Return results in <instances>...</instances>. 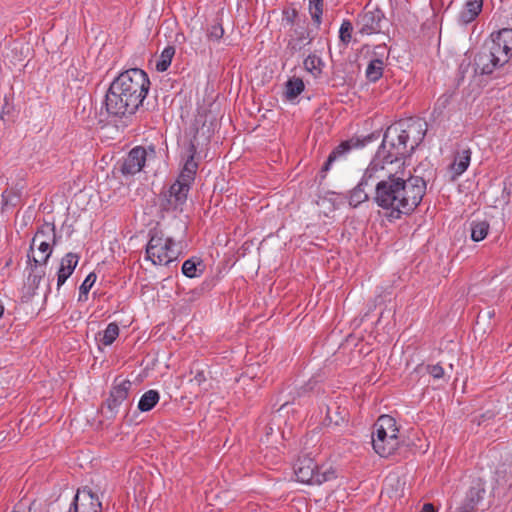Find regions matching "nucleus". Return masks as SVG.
Returning a JSON list of instances; mask_svg holds the SVG:
<instances>
[{"mask_svg": "<svg viewBox=\"0 0 512 512\" xmlns=\"http://www.w3.org/2000/svg\"><path fill=\"white\" fill-rule=\"evenodd\" d=\"M68 512H72V509H69V511H68Z\"/></svg>", "mask_w": 512, "mask_h": 512, "instance_id": "nucleus-39", "label": "nucleus"}, {"mask_svg": "<svg viewBox=\"0 0 512 512\" xmlns=\"http://www.w3.org/2000/svg\"><path fill=\"white\" fill-rule=\"evenodd\" d=\"M374 182L376 183L375 177L368 176L367 167L359 184L350 192L349 204L353 207H357L361 203L367 201L369 195L366 191V187H368L370 183Z\"/></svg>", "mask_w": 512, "mask_h": 512, "instance_id": "nucleus-13", "label": "nucleus"}, {"mask_svg": "<svg viewBox=\"0 0 512 512\" xmlns=\"http://www.w3.org/2000/svg\"><path fill=\"white\" fill-rule=\"evenodd\" d=\"M483 0H467L460 11L458 21L467 25L473 22L482 11Z\"/></svg>", "mask_w": 512, "mask_h": 512, "instance_id": "nucleus-18", "label": "nucleus"}, {"mask_svg": "<svg viewBox=\"0 0 512 512\" xmlns=\"http://www.w3.org/2000/svg\"><path fill=\"white\" fill-rule=\"evenodd\" d=\"M159 400L160 395L158 391L153 389L148 390L141 396L138 402V409L141 412H148L152 408H154V406L159 402Z\"/></svg>", "mask_w": 512, "mask_h": 512, "instance_id": "nucleus-21", "label": "nucleus"}, {"mask_svg": "<svg viewBox=\"0 0 512 512\" xmlns=\"http://www.w3.org/2000/svg\"><path fill=\"white\" fill-rule=\"evenodd\" d=\"M427 371L434 379H441L444 376V369L440 365H429Z\"/></svg>", "mask_w": 512, "mask_h": 512, "instance_id": "nucleus-33", "label": "nucleus"}, {"mask_svg": "<svg viewBox=\"0 0 512 512\" xmlns=\"http://www.w3.org/2000/svg\"><path fill=\"white\" fill-rule=\"evenodd\" d=\"M223 34L224 30L222 26L215 24L209 28L207 36L210 40L218 41L223 37Z\"/></svg>", "mask_w": 512, "mask_h": 512, "instance_id": "nucleus-32", "label": "nucleus"}, {"mask_svg": "<svg viewBox=\"0 0 512 512\" xmlns=\"http://www.w3.org/2000/svg\"><path fill=\"white\" fill-rule=\"evenodd\" d=\"M489 231V224L485 221L473 222L471 224V238L475 242L485 239Z\"/></svg>", "mask_w": 512, "mask_h": 512, "instance_id": "nucleus-27", "label": "nucleus"}, {"mask_svg": "<svg viewBox=\"0 0 512 512\" xmlns=\"http://www.w3.org/2000/svg\"><path fill=\"white\" fill-rule=\"evenodd\" d=\"M458 512H471V510H464L463 508H459Z\"/></svg>", "mask_w": 512, "mask_h": 512, "instance_id": "nucleus-36", "label": "nucleus"}, {"mask_svg": "<svg viewBox=\"0 0 512 512\" xmlns=\"http://www.w3.org/2000/svg\"><path fill=\"white\" fill-rule=\"evenodd\" d=\"M190 185L177 179L165 195L166 204H164V208L166 210L182 211L183 205L187 201Z\"/></svg>", "mask_w": 512, "mask_h": 512, "instance_id": "nucleus-8", "label": "nucleus"}, {"mask_svg": "<svg viewBox=\"0 0 512 512\" xmlns=\"http://www.w3.org/2000/svg\"><path fill=\"white\" fill-rule=\"evenodd\" d=\"M304 88L303 80L298 77H293L285 84V97L288 100H294L303 92Z\"/></svg>", "mask_w": 512, "mask_h": 512, "instance_id": "nucleus-23", "label": "nucleus"}, {"mask_svg": "<svg viewBox=\"0 0 512 512\" xmlns=\"http://www.w3.org/2000/svg\"><path fill=\"white\" fill-rule=\"evenodd\" d=\"M353 26L349 20H344L339 29V38L344 44H348L352 39Z\"/></svg>", "mask_w": 512, "mask_h": 512, "instance_id": "nucleus-31", "label": "nucleus"}, {"mask_svg": "<svg viewBox=\"0 0 512 512\" xmlns=\"http://www.w3.org/2000/svg\"><path fill=\"white\" fill-rule=\"evenodd\" d=\"M391 480H392V478H391V477H388V478H386L385 482H386V483H388V482H389V481H391Z\"/></svg>", "mask_w": 512, "mask_h": 512, "instance_id": "nucleus-38", "label": "nucleus"}, {"mask_svg": "<svg viewBox=\"0 0 512 512\" xmlns=\"http://www.w3.org/2000/svg\"><path fill=\"white\" fill-rule=\"evenodd\" d=\"M119 336V327L116 323L111 322L107 325L105 330L103 331V336L101 342L105 346L111 345Z\"/></svg>", "mask_w": 512, "mask_h": 512, "instance_id": "nucleus-28", "label": "nucleus"}, {"mask_svg": "<svg viewBox=\"0 0 512 512\" xmlns=\"http://www.w3.org/2000/svg\"><path fill=\"white\" fill-rule=\"evenodd\" d=\"M70 509L72 512H99L101 502L90 489L83 488L77 491Z\"/></svg>", "mask_w": 512, "mask_h": 512, "instance_id": "nucleus-9", "label": "nucleus"}, {"mask_svg": "<svg viewBox=\"0 0 512 512\" xmlns=\"http://www.w3.org/2000/svg\"><path fill=\"white\" fill-rule=\"evenodd\" d=\"M147 152L143 147L133 148L126 158L121 167L124 175H135L139 173L145 165Z\"/></svg>", "mask_w": 512, "mask_h": 512, "instance_id": "nucleus-10", "label": "nucleus"}, {"mask_svg": "<svg viewBox=\"0 0 512 512\" xmlns=\"http://www.w3.org/2000/svg\"><path fill=\"white\" fill-rule=\"evenodd\" d=\"M174 55L175 48L173 46L165 47L156 61V70L158 72H165L171 65Z\"/></svg>", "mask_w": 512, "mask_h": 512, "instance_id": "nucleus-24", "label": "nucleus"}, {"mask_svg": "<svg viewBox=\"0 0 512 512\" xmlns=\"http://www.w3.org/2000/svg\"><path fill=\"white\" fill-rule=\"evenodd\" d=\"M178 251L176 244L171 237L165 236L161 232H155L151 235L146 246V259L154 265H168L176 260Z\"/></svg>", "mask_w": 512, "mask_h": 512, "instance_id": "nucleus-6", "label": "nucleus"}, {"mask_svg": "<svg viewBox=\"0 0 512 512\" xmlns=\"http://www.w3.org/2000/svg\"><path fill=\"white\" fill-rule=\"evenodd\" d=\"M150 87L145 71L132 68L122 72L110 85L105 106L110 115L122 117L134 114L142 105Z\"/></svg>", "mask_w": 512, "mask_h": 512, "instance_id": "nucleus-2", "label": "nucleus"}, {"mask_svg": "<svg viewBox=\"0 0 512 512\" xmlns=\"http://www.w3.org/2000/svg\"><path fill=\"white\" fill-rule=\"evenodd\" d=\"M56 243L55 227L51 224L43 225L34 235L30 246V252L34 262V267L28 276V281L33 285H38L44 275V269H38L44 266L50 258L53 246Z\"/></svg>", "mask_w": 512, "mask_h": 512, "instance_id": "nucleus-3", "label": "nucleus"}, {"mask_svg": "<svg viewBox=\"0 0 512 512\" xmlns=\"http://www.w3.org/2000/svg\"><path fill=\"white\" fill-rule=\"evenodd\" d=\"M97 279L95 273H89L79 288V301L86 300L90 289L93 287Z\"/></svg>", "mask_w": 512, "mask_h": 512, "instance_id": "nucleus-29", "label": "nucleus"}, {"mask_svg": "<svg viewBox=\"0 0 512 512\" xmlns=\"http://www.w3.org/2000/svg\"><path fill=\"white\" fill-rule=\"evenodd\" d=\"M426 134V124L420 120L399 123L387 128L381 146L368 165V176L375 177V203L399 219L409 215L421 203L426 184L412 176L404 157L415 150Z\"/></svg>", "mask_w": 512, "mask_h": 512, "instance_id": "nucleus-1", "label": "nucleus"}, {"mask_svg": "<svg viewBox=\"0 0 512 512\" xmlns=\"http://www.w3.org/2000/svg\"><path fill=\"white\" fill-rule=\"evenodd\" d=\"M294 475L300 483L321 485L335 478V470L330 465L319 466L312 458L303 457L296 462Z\"/></svg>", "mask_w": 512, "mask_h": 512, "instance_id": "nucleus-5", "label": "nucleus"}, {"mask_svg": "<svg viewBox=\"0 0 512 512\" xmlns=\"http://www.w3.org/2000/svg\"><path fill=\"white\" fill-rule=\"evenodd\" d=\"M309 10L313 20L320 24L323 14V0H309Z\"/></svg>", "mask_w": 512, "mask_h": 512, "instance_id": "nucleus-30", "label": "nucleus"}, {"mask_svg": "<svg viewBox=\"0 0 512 512\" xmlns=\"http://www.w3.org/2000/svg\"><path fill=\"white\" fill-rule=\"evenodd\" d=\"M204 265L201 259L191 258L184 261L182 265V273L188 278H195L202 275Z\"/></svg>", "mask_w": 512, "mask_h": 512, "instance_id": "nucleus-20", "label": "nucleus"}, {"mask_svg": "<svg viewBox=\"0 0 512 512\" xmlns=\"http://www.w3.org/2000/svg\"><path fill=\"white\" fill-rule=\"evenodd\" d=\"M490 45L498 53L501 62L507 63L512 56V29L503 28L490 35Z\"/></svg>", "mask_w": 512, "mask_h": 512, "instance_id": "nucleus-7", "label": "nucleus"}, {"mask_svg": "<svg viewBox=\"0 0 512 512\" xmlns=\"http://www.w3.org/2000/svg\"><path fill=\"white\" fill-rule=\"evenodd\" d=\"M384 15L382 11L378 8H373L365 11L361 15V31L366 34H372L380 31L381 29V21L383 20Z\"/></svg>", "mask_w": 512, "mask_h": 512, "instance_id": "nucleus-12", "label": "nucleus"}, {"mask_svg": "<svg viewBox=\"0 0 512 512\" xmlns=\"http://www.w3.org/2000/svg\"><path fill=\"white\" fill-rule=\"evenodd\" d=\"M399 428L396 420L389 415H381L374 424L372 446L381 457L392 455L400 446Z\"/></svg>", "mask_w": 512, "mask_h": 512, "instance_id": "nucleus-4", "label": "nucleus"}, {"mask_svg": "<svg viewBox=\"0 0 512 512\" xmlns=\"http://www.w3.org/2000/svg\"><path fill=\"white\" fill-rule=\"evenodd\" d=\"M197 171V164L194 161L193 156H190L178 177L179 180L184 181L188 184H191L194 181V177Z\"/></svg>", "mask_w": 512, "mask_h": 512, "instance_id": "nucleus-26", "label": "nucleus"}, {"mask_svg": "<svg viewBox=\"0 0 512 512\" xmlns=\"http://www.w3.org/2000/svg\"><path fill=\"white\" fill-rule=\"evenodd\" d=\"M12 512H31L30 507H26L23 504H18L15 506L14 510Z\"/></svg>", "mask_w": 512, "mask_h": 512, "instance_id": "nucleus-34", "label": "nucleus"}, {"mask_svg": "<svg viewBox=\"0 0 512 512\" xmlns=\"http://www.w3.org/2000/svg\"><path fill=\"white\" fill-rule=\"evenodd\" d=\"M485 494L484 483L478 479L470 487L466 495V500L463 506L464 510L474 511L475 507L483 500Z\"/></svg>", "mask_w": 512, "mask_h": 512, "instance_id": "nucleus-17", "label": "nucleus"}, {"mask_svg": "<svg viewBox=\"0 0 512 512\" xmlns=\"http://www.w3.org/2000/svg\"><path fill=\"white\" fill-rule=\"evenodd\" d=\"M384 63L380 59H373L366 68V77L372 82L378 81L383 74Z\"/></svg>", "mask_w": 512, "mask_h": 512, "instance_id": "nucleus-25", "label": "nucleus"}, {"mask_svg": "<svg viewBox=\"0 0 512 512\" xmlns=\"http://www.w3.org/2000/svg\"><path fill=\"white\" fill-rule=\"evenodd\" d=\"M354 147H356V142L353 140L340 143L328 156L324 169L329 170L334 161L345 157Z\"/></svg>", "mask_w": 512, "mask_h": 512, "instance_id": "nucleus-19", "label": "nucleus"}, {"mask_svg": "<svg viewBox=\"0 0 512 512\" xmlns=\"http://www.w3.org/2000/svg\"><path fill=\"white\" fill-rule=\"evenodd\" d=\"M131 388L129 380L115 381L110 392L109 408L116 409L127 397Z\"/></svg>", "mask_w": 512, "mask_h": 512, "instance_id": "nucleus-16", "label": "nucleus"}, {"mask_svg": "<svg viewBox=\"0 0 512 512\" xmlns=\"http://www.w3.org/2000/svg\"><path fill=\"white\" fill-rule=\"evenodd\" d=\"M303 65L307 72L314 77H318L323 71L324 62L321 57L315 54H310L304 59Z\"/></svg>", "mask_w": 512, "mask_h": 512, "instance_id": "nucleus-22", "label": "nucleus"}, {"mask_svg": "<svg viewBox=\"0 0 512 512\" xmlns=\"http://www.w3.org/2000/svg\"><path fill=\"white\" fill-rule=\"evenodd\" d=\"M498 53L493 50L489 45L488 49H483L475 57V64L482 74H490L496 68L506 64L505 62L498 61Z\"/></svg>", "mask_w": 512, "mask_h": 512, "instance_id": "nucleus-11", "label": "nucleus"}, {"mask_svg": "<svg viewBox=\"0 0 512 512\" xmlns=\"http://www.w3.org/2000/svg\"><path fill=\"white\" fill-rule=\"evenodd\" d=\"M79 257L75 253H67L60 262L57 273V286L60 288L66 280L72 275L78 265Z\"/></svg>", "mask_w": 512, "mask_h": 512, "instance_id": "nucleus-15", "label": "nucleus"}, {"mask_svg": "<svg viewBox=\"0 0 512 512\" xmlns=\"http://www.w3.org/2000/svg\"><path fill=\"white\" fill-rule=\"evenodd\" d=\"M287 402L283 403L280 407V410L283 409L286 406Z\"/></svg>", "mask_w": 512, "mask_h": 512, "instance_id": "nucleus-37", "label": "nucleus"}, {"mask_svg": "<svg viewBox=\"0 0 512 512\" xmlns=\"http://www.w3.org/2000/svg\"><path fill=\"white\" fill-rule=\"evenodd\" d=\"M471 162V150L466 148L458 151L453 159V162L449 166V172L451 179L455 180L461 176L469 167Z\"/></svg>", "mask_w": 512, "mask_h": 512, "instance_id": "nucleus-14", "label": "nucleus"}, {"mask_svg": "<svg viewBox=\"0 0 512 512\" xmlns=\"http://www.w3.org/2000/svg\"><path fill=\"white\" fill-rule=\"evenodd\" d=\"M204 375L203 373H198L195 375L193 381L197 382L198 384H201V382L204 380Z\"/></svg>", "mask_w": 512, "mask_h": 512, "instance_id": "nucleus-35", "label": "nucleus"}]
</instances>
